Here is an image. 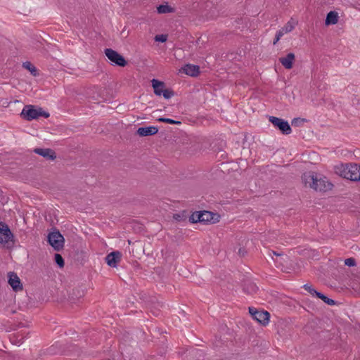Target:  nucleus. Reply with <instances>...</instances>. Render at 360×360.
Returning a JSON list of instances; mask_svg holds the SVG:
<instances>
[{
	"mask_svg": "<svg viewBox=\"0 0 360 360\" xmlns=\"http://www.w3.org/2000/svg\"><path fill=\"white\" fill-rule=\"evenodd\" d=\"M314 185L312 188L316 191L326 192L332 190L333 184L327 179V177L322 175H316L314 181Z\"/></svg>",
	"mask_w": 360,
	"mask_h": 360,
	"instance_id": "obj_7",
	"label": "nucleus"
},
{
	"mask_svg": "<svg viewBox=\"0 0 360 360\" xmlns=\"http://www.w3.org/2000/svg\"><path fill=\"white\" fill-rule=\"evenodd\" d=\"M335 173L345 179L352 181H360V165L356 163H346L336 165L334 167Z\"/></svg>",
	"mask_w": 360,
	"mask_h": 360,
	"instance_id": "obj_1",
	"label": "nucleus"
},
{
	"mask_svg": "<svg viewBox=\"0 0 360 360\" xmlns=\"http://www.w3.org/2000/svg\"><path fill=\"white\" fill-rule=\"evenodd\" d=\"M180 72L191 77H197L200 74V67L193 64H186Z\"/></svg>",
	"mask_w": 360,
	"mask_h": 360,
	"instance_id": "obj_15",
	"label": "nucleus"
},
{
	"mask_svg": "<svg viewBox=\"0 0 360 360\" xmlns=\"http://www.w3.org/2000/svg\"><path fill=\"white\" fill-rule=\"evenodd\" d=\"M316 297L321 299L322 301H323L326 304H327L329 306H333L335 304V301L334 300L328 297L326 295H325L321 292H317Z\"/></svg>",
	"mask_w": 360,
	"mask_h": 360,
	"instance_id": "obj_23",
	"label": "nucleus"
},
{
	"mask_svg": "<svg viewBox=\"0 0 360 360\" xmlns=\"http://www.w3.org/2000/svg\"><path fill=\"white\" fill-rule=\"evenodd\" d=\"M268 254L270 257H271L273 258V256L274 255H276V256H282L283 255L282 254H280V253H277L276 252L274 251V250H269L268 252Z\"/></svg>",
	"mask_w": 360,
	"mask_h": 360,
	"instance_id": "obj_36",
	"label": "nucleus"
},
{
	"mask_svg": "<svg viewBox=\"0 0 360 360\" xmlns=\"http://www.w3.org/2000/svg\"><path fill=\"white\" fill-rule=\"evenodd\" d=\"M157 11L160 14H165L174 12V8L167 4H160L157 6Z\"/></svg>",
	"mask_w": 360,
	"mask_h": 360,
	"instance_id": "obj_22",
	"label": "nucleus"
},
{
	"mask_svg": "<svg viewBox=\"0 0 360 360\" xmlns=\"http://www.w3.org/2000/svg\"><path fill=\"white\" fill-rule=\"evenodd\" d=\"M54 261L56 264L60 268H63L65 265V260L61 255L56 253L54 255Z\"/></svg>",
	"mask_w": 360,
	"mask_h": 360,
	"instance_id": "obj_26",
	"label": "nucleus"
},
{
	"mask_svg": "<svg viewBox=\"0 0 360 360\" xmlns=\"http://www.w3.org/2000/svg\"><path fill=\"white\" fill-rule=\"evenodd\" d=\"M154 39H155V41L164 43V42L167 41V34H157V35H155Z\"/></svg>",
	"mask_w": 360,
	"mask_h": 360,
	"instance_id": "obj_32",
	"label": "nucleus"
},
{
	"mask_svg": "<svg viewBox=\"0 0 360 360\" xmlns=\"http://www.w3.org/2000/svg\"><path fill=\"white\" fill-rule=\"evenodd\" d=\"M220 215L217 213H214L210 211L203 210L202 224H215L219 221Z\"/></svg>",
	"mask_w": 360,
	"mask_h": 360,
	"instance_id": "obj_11",
	"label": "nucleus"
},
{
	"mask_svg": "<svg viewBox=\"0 0 360 360\" xmlns=\"http://www.w3.org/2000/svg\"><path fill=\"white\" fill-rule=\"evenodd\" d=\"M158 128L155 126L141 127L138 128L136 134L141 137L149 136L156 134Z\"/></svg>",
	"mask_w": 360,
	"mask_h": 360,
	"instance_id": "obj_14",
	"label": "nucleus"
},
{
	"mask_svg": "<svg viewBox=\"0 0 360 360\" xmlns=\"http://www.w3.org/2000/svg\"><path fill=\"white\" fill-rule=\"evenodd\" d=\"M17 327L18 328H21V327H24V324L22 323H19L18 325H17Z\"/></svg>",
	"mask_w": 360,
	"mask_h": 360,
	"instance_id": "obj_38",
	"label": "nucleus"
},
{
	"mask_svg": "<svg viewBox=\"0 0 360 360\" xmlns=\"http://www.w3.org/2000/svg\"><path fill=\"white\" fill-rule=\"evenodd\" d=\"M317 174L314 172L309 171L308 172H305L303 174L302 176V179L305 186L309 185V186L312 188L314 185V181L316 177Z\"/></svg>",
	"mask_w": 360,
	"mask_h": 360,
	"instance_id": "obj_17",
	"label": "nucleus"
},
{
	"mask_svg": "<svg viewBox=\"0 0 360 360\" xmlns=\"http://www.w3.org/2000/svg\"><path fill=\"white\" fill-rule=\"evenodd\" d=\"M345 264L347 266H354L356 265V260L353 257L347 258L345 260Z\"/></svg>",
	"mask_w": 360,
	"mask_h": 360,
	"instance_id": "obj_34",
	"label": "nucleus"
},
{
	"mask_svg": "<svg viewBox=\"0 0 360 360\" xmlns=\"http://www.w3.org/2000/svg\"><path fill=\"white\" fill-rule=\"evenodd\" d=\"M295 60V54L293 53H289L285 57L280 58L279 62L285 69L290 70L292 68Z\"/></svg>",
	"mask_w": 360,
	"mask_h": 360,
	"instance_id": "obj_16",
	"label": "nucleus"
},
{
	"mask_svg": "<svg viewBox=\"0 0 360 360\" xmlns=\"http://www.w3.org/2000/svg\"><path fill=\"white\" fill-rule=\"evenodd\" d=\"M200 351L197 349H193L191 351H190V354H197L198 353H199Z\"/></svg>",
	"mask_w": 360,
	"mask_h": 360,
	"instance_id": "obj_37",
	"label": "nucleus"
},
{
	"mask_svg": "<svg viewBox=\"0 0 360 360\" xmlns=\"http://www.w3.org/2000/svg\"><path fill=\"white\" fill-rule=\"evenodd\" d=\"M63 353L64 355L72 359L77 357H84L86 356V353L83 352L80 347L72 343L65 344L63 348Z\"/></svg>",
	"mask_w": 360,
	"mask_h": 360,
	"instance_id": "obj_6",
	"label": "nucleus"
},
{
	"mask_svg": "<svg viewBox=\"0 0 360 360\" xmlns=\"http://www.w3.org/2000/svg\"><path fill=\"white\" fill-rule=\"evenodd\" d=\"M8 283L15 292H18L23 289L22 284L17 274L13 271L8 273Z\"/></svg>",
	"mask_w": 360,
	"mask_h": 360,
	"instance_id": "obj_10",
	"label": "nucleus"
},
{
	"mask_svg": "<svg viewBox=\"0 0 360 360\" xmlns=\"http://www.w3.org/2000/svg\"><path fill=\"white\" fill-rule=\"evenodd\" d=\"M269 121L283 134L288 135L292 132V129L288 122L282 118L276 117L274 116H269Z\"/></svg>",
	"mask_w": 360,
	"mask_h": 360,
	"instance_id": "obj_5",
	"label": "nucleus"
},
{
	"mask_svg": "<svg viewBox=\"0 0 360 360\" xmlns=\"http://www.w3.org/2000/svg\"><path fill=\"white\" fill-rule=\"evenodd\" d=\"M122 258L120 251H112L105 257V262L111 267H116Z\"/></svg>",
	"mask_w": 360,
	"mask_h": 360,
	"instance_id": "obj_12",
	"label": "nucleus"
},
{
	"mask_svg": "<svg viewBox=\"0 0 360 360\" xmlns=\"http://www.w3.org/2000/svg\"><path fill=\"white\" fill-rule=\"evenodd\" d=\"M202 211L194 212L188 217V221L192 224L202 223Z\"/></svg>",
	"mask_w": 360,
	"mask_h": 360,
	"instance_id": "obj_20",
	"label": "nucleus"
},
{
	"mask_svg": "<svg viewBox=\"0 0 360 360\" xmlns=\"http://www.w3.org/2000/svg\"><path fill=\"white\" fill-rule=\"evenodd\" d=\"M283 34H284L283 30H279L278 31H277L275 38L273 41V44L275 45L280 40V39L283 36Z\"/></svg>",
	"mask_w": 360,
	"mask_h": 360,
	"instance_id": "obj_33",
	"label": "nucleus"
},
{
	"mask_svg": "<svg viewBox=\"0 0 360 360\" xmlns=\"http://www.w3.org/2000/svg\"><path fill=\"white\" fill-rule=\"evenodd\" d=\"M104 53L108 60L111 62L112 65L119 67H125L127 65V61L124 57L117 51L112 49L107 48L104 50Z\"/></svg>",
	"mask_w": 360,
	"mask_h": 360,
	"instance_id": "obj_4",
	"label": "nucleus"
},
{
	"mask_svg": "<svg viewBox=\"0 0 360 360\" xmlns=\"http://www.w3.org/2000/svg\"><path fill=\"white\" fill-rule=\"evenodd\" d=\"M20 116L25 120L31 121L37 120L40 117L48 118L50 115L48 112L44 111L41 108L32 105H26L23 108Z\"/></svg>",
	"mask_w": 360,
	"mask_h": 360,
	"instance_id": "obj_2",
	"label": "nucleus"
},
{
	"mask_svg": "<svg viewBox=\"0 0 360 360\" xmlns=\"http://www.w3.org/2000/svg\"><path fill=\"white\" fill-rule=\"evenodd\" d=\"M238 254L240 257H244L247 254V251L244 248H240Z\"/></svg>",
	"mask_w": 360,
	"mask_h": 360,
	"instance_id": "obj_35",
	"label": "nucleus"
},
{
	"mask_svg": "<svg viewBox=\"0 0 360 360\" xmlns=\"http://www.w3.org/2000/svg\"><path fill=\"white\" fill-rule=\"evenodd\" d=\"M257 289V288L255 285L252 286V290L253 291H256Z\"/></svg>",
	"mask_w": 360,
	"mask_h": 360,
	"instance_id": "obj_40",
	"label": "nucleus"
},
{
	"mask_svg": "<svg viewBox=\"0 0 360 360\" xmlns=\"http://www.w3.org/2000/svg\"><path fill=\"white\" fill-rule=\"evenodd\" d=\"M249 313L252 318L262 326H266L269 322L270 314L267 311H259L254 307H249Z\"/></svg>",
	"mask_w": 360,
	"mask_h": 360,
	"instance_id": "obj_8",
	"label": "nucleus"
},
{
	"mask_svg": "<svg viewBox=\"0 0 360 360\" xmlns=\"http://www.w3.org/2000/svg\"><path fill=\"white\" fill-rule=\"evenodd\" d=\"M295 26L290 22H287L283 27L281 29V30H283V33H288L291 32L294 29Z\"/></svg>",
	"mask_w": 360,
	"mask_h": 360,
	"instance_id": "obj_31",
	"label": "nucleus"
},
{
	"mask_svg": "<svg viewBox=\"0 0 360 360\" xmlns=\"http://www.w3.org/2000/svg\"><path fill=\"white\" fill-rule=\"evenodd\" d=\"M338 21V14L336 11H331L327 13L325 20V24L326 25H335Z\"/></svg>",
	"mask_w": 360,
	"mask_h": 360,
	"instance_id": "obj_19",
	"label": "nucleus"
},
{
	"mask_svg": "<svg viewBox=\"0 0 360 360\" xmlns=\"http://www.w3.org/2000/svg\"><path fill=\"white\" fill-rule=\"evenodd\" d=\"M23 339H24V337H23V336H22V337L18 340V342H19L20 343H22V342H23Z\"/></svg>",
	"mask_w": 360,
	"mask_h": 360,
	"instance_id": "obj_39",
	"label": "nucleus"
},
{
	"mask_svg": "<svg viewBox=\"0 0 360 360\" xmlns=\"http://www.w3.org/2000/svg\"><path fill=\"white\" fill-rule=\"evenodd\" d=\"M22 67L29 70L30 73L34 77L39 75L37 69L29 61L24 62L22 63Z\"/></svg>",
	"mask_w": 360,
	"mask_h": 360,
	"instance_id": "obj_24",
	"label": "nucleus"
},
{
	"mask_svg": "<svg viewBox=\"0 0 360 360\" xmlns=\"http://www.w3.org/2000/svg\"><path fill=\"white\" fill-rule=\"evenodd\" d=\"M47 241L56 251L61 250L64 247V237L56 229H54L53 231L49 233Z\"/></svg>",
	"mask_w": 360,
	"mask_h": 360,
	"instance_id": "obj_3",
	"label": "nucleus"
},
{
	"mask_svg": "<svg viewBox=\"0 0 360 360\" xmlns=\"http://www.w3.org/2000/svg\"><path fill=\"white\" fill-rule=\"evenodd\" d=\"M151 83L154 90V94L158 96H162V90L165 89V84L163 82L156 79H153L151 80Z\"/></svg>",
	"mask_w": 360,
	"mask_h": 360,
	"instance_id": "obj_18",
	"label": "nucleus"
},
{
	"mask_svg": "<svg viewBox=\"0 0 360 360\" xmlns=\"http://www.w3.org/2000/svg\"><path fill=\"white\" fill-rule=\"evenodd\" d=\"M157 121L159 122H164V123H167V124H177V125H179V124H181V121L174 120H172V119H170V118H166V117H162L158 118Z\"/></svg>",
	"mask_w": 360,
	"mask_h": 360,
	"instance_id": "obj_25",
	"label": "nucleus"
},
{
	"mask_svg": "<svg viewBox=\"0 0 360 360\" xmlns=\"http://www.w3.org/2000/svg\"><path fill=\"white\" fill-rule=\"evenodd\" d=\"M13 239L14 235L9 226L4 222H0V243L6 244L9 241H13Z\"/></svg>",
	"mask_w": 360,
	"mask_h": 360,
	"instance_id": "obj_9",
	"label": "nucleus"
},
{
	"mask_svg": "<svg viewBox=\"0 0 360 360\" xmlns=\"http://www.w3.org/2000/svg\"><path fill=\"white\" fill-rule=\"evenodd\" d=\"M33 152L46 160H54L56 158V152L51 148H36L33 150Z\"/></svg>",
	"mask_w": 360,
	"mask_h": 360,
	"instance_id": "obj_13",
	"label": "nucleus"
},
{
	"mask_svg": "<svg viewBox=\"0 0 360 360\" xmlns=\"http://www.w3.org/2000/svg\"><path fill=\"white\" fill-rule=\"evenodd\" d=\"M174 95V91L171 89H165L162 90V96L165 99H169Z\"/></svg>",
	"mask_w": 360,
	"mask_h": 360,
	"instance_id": "obj_29",
	"label": "nucleus"
},
{
	"mask_svg": "<svg viewBox=\"0 0 360 360\" xmlns=\"http://www.w3.org/2000/svg\"><path fill=\"white\" fill-rule=\"evenodd\" d=\"M303 288L306 290L309 293H310L313 297H316L318 291L313 288L312 285L309 284L304 285Z\"/></svg>",
	"mask_w": 360,
	"mask_h": 360,
	"instance_id": "obj_30",
	"label": "nucleus"
},
{
	"mask_svg": "<svg viewBox=\"0 0 360 360\" xmlns=\"http://www.w3.org/2000/svg\"><path fill=\"white\" fill-rule=\"evenodd\" d=\"M352 288L360 293V275L356 276L352 281Z\"/></svg>",
	"mask_w": 360,
	"mask_h": 360,
	"instance_id": "obj_28",
	"label": "nucleus"
},
{
	"mask_svg": "<svg viewBox=\"0 0 360 360\" xmlns=\"http://www.w3.org/2000/svg\"><path fill=\"white\" fill-rule=\"evenodd\" d=\"M189 217V214L187 210H183L182 212L179 213L174 214L173 218L176 221L181 222V221H186Z\"/></svg>",
	"mask_w": 360,
	"mask_h": 360,
	"instance_id": "obj_21",
	"label": "nucleus"
},
{
	"mask_svg": "<svg viewBox=\"0 0 360 360\" xmlns=\"http://www.w3.org/2000/svg\"><path fill=\"white\" fill-rule=\"evenodd\" d=\"M307 121V120L304 118L296 117V118L292 119V120L291 122V124L293 127H300Z\"/></svg>",
	"mask_w": 360,
	"mask_h": 360,
	"instance_id": "obj_27",
	"label": "nucleus"
}]
</instances>
